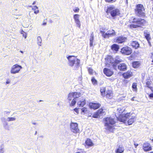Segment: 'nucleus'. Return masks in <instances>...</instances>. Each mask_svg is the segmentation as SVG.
I'll return each instance as SVG.
<instances>
[{"label": "nucleus", "mask_w": 153, "mask_h": 153, "mask_svg": "<svg viewBox=\"0 0 153 153\" xmlns=\"http://www.w3.org/2000/svg\"><path fill=\"white\" fill-rule=\"evenodd\" d=\"M76 103V101L75 99H73L71 103L70 104V106H73L75 105Z\"/></svg>", "instance_id": "ea45409f"}, {"label": "nucleus", "mask_w": 153, "mask_h": 153, "mask_svg": "<svg viewBox=\"0 0 153 153\" xmlns=\"http://www.w3.org/2000/svg\"><path fill=\"white\" fill-rule=\"evenodd\" d=\"M111 48L113 51L117 52L119 49V46L117 44H114L111 46Z\"/></svg>", "instance_id": "393cba45"}, {"label": "nucleus", "mask_w": 153, "mask_h": 153, "mask_svg": "<svg viewBox=\"0 0 153 153\" xmlns=\"http://www.w3.org/2000/svg\"><path fill=\"white\" fill-rule=\"evenodd\" d=\"M80 94V92H73L70 93V95H72L73 97L76 96L77 95H79Z\"/></svg>", "instance_id": "c9c22d12"}, {"label": "nucleus", "mask_w": 153, "mask_h": 153, "mask_svg": "<svg viewBox=\"0 0 153 153\" xmlns=\"http://www.w3.org/2000/svg\"><path fill=\"white\" fill-rule=\"evenodd\" d=\"M93 145V143L91 140L89 138H87L85 141L84 146H92Z\"/></svg>", "instance_id": "bb28decb"}, {"label": "nucleus", "mask_w": 153, "mask_h": 153, "mask_svg": "<svg viewBox=\"0 0 153 153\" xmlns=\"http://www.w3.org/2000/svg\"><path fill=\"white\" fill-rule=\"evenodd\" d=\"M135 117H132L131 118L129 119L128 121V123L129 125H131L134 122V121Z\"/></svg>", "instance_id": "473e14b6"}, {"label": "nucleus", "mask_w": 153, "mask_h": 153, "mask_svg": "<svg viewBox=\"0 0 153 153\" xmlns=\"http://www.w3.org/2000/svg\"><path fill=\"white\" fill-rule=\"evenodd\" d=\"M80 153V152H76V153Z\"/></svg>", "instance_id": "bf43d9fd"}, {"label": "nucleus", "mask_w": 153, "mask_h": 153, "mask_svg": "<svg viewBox=\"0 0 153 153\" xmlns=\"http://www.w3.org/2000/svg\"><path fill=\"white\" fill-rule=\"evenodd\" d=\"M4 152V150L3 148H1L0 149V153H3Z\"/></svg>", "instance_id": "09e8293b"}, {"label": "nucleus", "mask_w": 153, "mask_h": 153, "mask_svg": "<svg viewBox=\"0 0 153 153\" xmlns=\"http://www.w3.org/2000/svg\"><path fill=\"white\" fill-rule=\"evenodd\" d=\"M91 81L92 82V83L94 85H96L97 84V80L95 79L94 77H92L91 79Z\"/></svg>", "instance_id": "58836bf2"}, {"label": "nucleus", "mask_w": 153, "mask_h": 153, "mask_svg": "<svg viewBox=\"0 0 153 153\" xmlns=\"http://www.w3.org/2000/svg\"><path fill=\"white\" fill-rule=\"evenodd\" d=\"M88 71L89 73V74L91 75L93 74L94 71L92 68L89 67L88 68Z\"/></svg>", "instance_id": "f704fd0d"}, {"label": "nucleus", "mask_w": 153, "mask_h": 153, "mask_svg": "<svg viewBox=\"0 0 153 153\" xmlns=\"http://www.w3.org/2000/svg\"><path fill=\"white\" fill-rule=\"evenodd\" d=\"M79 10V9L78 7H76L74 9H73V11L75 13H78Z\"/></svg>", "instance_id": "37998d69"}, {"label": "nucleus", "mask_w": 153, "mask_h": 153, "mask_svg": "<svg viewBox=\"0 0 153 153\" xmlns=\"http://www.w3.org/2000/svg\"><path fill=\"white\" fill-rule=\"evenodd\" d=\"M68 60L69 65L73 67L75 65L76 67H78L80 64V60L74 56H69L67 57Z\"/></svg>", "instance_id": "0eeeda50"}, {"label": "nucleus", "mask_w": 153, "mask_h": 153, "mask_svg": "<svg viewBox=\"0 0 153 153\" xmlns=\"http://www.w3.org/2000/svg\"><path fill=\"white\" fill-rule=\"evenodd\" d=\"M85 99L84 98H82L80 100L77 102V105L79 107H83L86 104Z\"/></svg>", "instance_id": "5701e85b"}, {"label": "nucleus", "mask_w": 153, "mask_h": 153, "mask_svg": "<svg viewBox=\"0 0 153 153\" xmlns=\"http://www.w3.org/2000/svg\"><path fill=\"white\" fill-rule=\"evenodd\" d=\"M134 97H133V98H132L131 99V100H132V101H134Z\"/></svg>", "instance_id": "6e6d98bb"}, {"label": "nucleus", "mask_w": 153, "mask_h": 153, "mask_svg": "<svg viewBox=\"0 0 153 153\" xmlns=\"http://www.w3.org/2000/svg\"><path fill=\"white\" fill-rule=\"evenodd\" d=\"M120 52L123 55H129L132 53V50L130 47L125 46L121 49Z\"/></svg>", "instance_id": "1a4fd4ad"}, {"label": "nucleus", "mask_w": 153, "mask_h": 153, "mask_svg": "<svg viewBox=\"0 0 153 153\" xmlns=\"http://www.w3.org/2000/svg\"><path fill=\"white\" fill-rule=\"evenodd\" d=\"M118 69L121 71H125L127 69V65L124 63L119 64L117 66Z\"/></svg>", "instance_id": "6ab92c4d"}, {"label": "nucleus", "mask_w": 153, "mask_h": 153, "mask_svg": "<svg viewBox=\"0 0 153 153\" xmlns=\"http://www.w3.org/2000/svg\"><path fill=\"white\" fill-rule=\"evenodd\" d=\"M73 96L72 95H70V93L69 94L68 96V100L69 101H71L72 99L73 98Z\"/></svg>", "instance_id": "c03bdc74"}, {"label": "nucleus", "mask_w": 153, "mask_h": 153, "mask_svg": "<svg viewBox=\"0 0 153 153\" xmlns=\"http://www.w3.org/2000/svg\"><path fill=\"white\" fill-rule=\"evenodd\" d=\"M151 58L152 59V62H153V53H151Z\"/></svg>", "instance_id": "8fccbe9b"}, {"label": "nucleus", "mask_w": 153, "mask_h": 153, "mask_svg": "<svg viewBox=\"0 0 153 153\" xmlns=\"http://www.w3.org/2000/svg\"><path fill=\"white\" fill-rule=\"evenodd\" d=\"M127 38L123 36L117 37L114 39V42L118 44H122L125 42L127 40Z\"/></svg>", "instance_id": "4468645a"}, {"label": "nucleus", "mask_w": 153, "mask_h": 153, "mask_svg": "<svg viewBox=\"0 0 153 153\" xmlns=\"http://www.w3.org/2000/svg\"><path fill=\"white\" fill-rule=\"evenodd\" d=\"M145 10L143 5L141 4H137L134 10L135 13L138 16L145 17L146 14L144 12Z\"/></svg>", "instance_id": "423d86ee"}, {"label": "nucleus", "mask_w": 153, "mask_h": 153, "mask_svg": "<svg viewBox=\"0 0 153 153\" xmlns=\"http://www.w3.org/2000/svg\"><path fill=\"white\" fill-rule=\"evenodd\" d=\"M105 1L108 3H115L117 1V0H104Z\"/></svg>", "instance_id": "4c0bfd02"}, {"label": "nucleus", "mask_w": 153, "mask_h": 153, "mask_svg": "<svg viewBox=\"0 0 153 153\" xmlns=\"http://www.w3.org/2000/svg\"><path fill=\"white\" fill-rule=\"evenodd\" d=\"M7 119L8 121H10L15 120H16V118L13 117H8L7 118Z\"/></svg>", "instance_id": "79ce46f5"}, {"label": "nucleus", "mask_w": 153, "mask_h": 153, "mask_svg": "<svg viewBox=\"0 0 153 153\" xmlns=\"http://www.w3.org/2000/svg\"><path fill=\"white\" fill-rule=\"evenodd\" d=\"M21 33L23 35V36L25 38V39H26L27 36V34L25 32L22 30L21 31Z\"/></svg>", "instance_id": "a19ab883"}, {"label": "nucleus", "mask_w": 153, "mask_h": 153, "mask_svg": "<svg viewBox=\"0 0 153 153\" xmlns=\"http://www.w3.org/2000/svg\"><path fill=\"white\" fill-rule=\"evenodd\" d=\"M152 83V81L150 78L146 79V85L145 87L149 88L152 92V93L149 94L148 95L149 97L151 99L153 98V87L151 86Z\"/></svg>", "instance_id": "9d476101"}, {"label": "nucleus", "mask_w": 153, "mask_h": 153, "mask_svg": "<svg viewBox=\"0 0 153 153\" xmlns=\"http://www.w3.org/2000/svg\"><path fill=\"white\" fill-rule=\"evenodd\" d=\"M122 76L124 78L128 79L133 76V73L130 71H128L123 73Z\"/></svg>", "instance_id": "aec40b11"}, {"label": "nucleus", "mask_w": 153, "mask_h": 153, "mask_svg": "<svg viewBox=\"0 0 153 153\" xmlns=\"http://www.w3.org/2000/svg\"><path fill=\"white\" fill-rule=\"evenodd\" d=\"M105 113L104 110L102 108L99 109L97 111L95 112L93 114L92 117L94 118H97Z\"/></svg>", "instance_id": "dca6fc26"}, {"label": "nucleus", "mask_w": 153, "mask_h": 153, "mask_svg": "<svg viewBox=\"0 0 153 153\" xmlns=\"http://www.w3.org/2000/svg\"><path fill=\"white\" fill-rule=\"evenodd\" d=\"M105 12L108 14H110L111 16L113 18L119 16L120 14V9L115 8V6L113 5L108 7Z\"/></svg>", "instance_id": "20e7f679"}, {"label": "nucleus", "mask_w": 153, "mask_h": 153, "mask_svg": "<svg viewBox=\"0 0 153 153\" xmlns=\"http://www.w3.org/2000/svg\"><path fill=\"white\" fill-rule=\"evenodd\" d=\"M20 51V52H21V53H23V51Z\"/></svg>", "instance_id": "13d9d810"}, {"label": "nucleus", "mask_w": 153, "mask_h": 153, "mask_svg": "<svg viewBox=\"0 0 153 153\" xmlns=\"http://www.w3.org/2000/svg\"><path fill=\"white\" fill-rule=\"evenodd\" d=\"M100 32L102 34V37L105 39L108 38L110 37L115 36L116 35L115 31L113 29L109 30L106 33H105V31L101 30L100 31Z\"/></svg>", "instance_id": "6e6552de"}, {"label": "nucleus", "mask_w": 153, "mask_h": 153, "mask_svg": "<svg viewBox=\"0 0 153 153\" xmlns=\"http://www.w3.org/2000/svg\"><path fill=\"white\" fill-rule=\"evenodd\" d=\"M124 149L123 146L119 145L118 147L115 150V153H122L124 152Z\"/></svg>", "instance_id": "b1692460"}, {"label": "nucleus", "mask_w": 153, "mask_h": 153, "mask_svg": "<svg viewBox=\"0 0 153 153\" xmlns=\"http://www.w3.org/2000/svg\"><path fill=\"white\" fill-rule=\"evenodd\" d=\"M79 15L78 14H75L74 15V19L75 22L77 26L80 28L81 26V24L80 21L79 20Z\"/></svg>", "instance_id": "412c9836"}, {"label": "nucleus", "mask_w": 153, "mask_h": 153, "mask_svg": "<svg viewBox=\"0 0 153 153\" xmlns=\"http://www.w3.org/2000/svg\"><path fill=\"white\" fill-rule=\"evenodd\" d=\"M46 24H47V23L46 22H43L42 23V25H46Z\"/></svg>", "instance_id": "864d4df0"}, {"label": "nucleus", "mask_w": 153, "mask_h": 153, "mask_svg": "<svg viewBox=\"0 0 153 153\" xmlns=\"http://www.w3.org/2000/svg\"><path fill=\"white\" fill-rule=\"evenodd\" d=\"M32 10L34 11V13L35 14H37L39 13V10L37 7L36 6H34L32 8Z\"/></svg>", "instance_id": "72a5a7b5"}, {"label": "nucleus", "mask_w": 153, "mask_h": 153, "mask_svg": "<svg viewBox=\"0 0 153 153\" xmlns=\"http://www.w3.org/2000/svg\"><path fill=\"white\" fill-rule=\"evenodd\" d=\"M142 148L143 151L145 152L149 151L152 149L151 145L148 142H146L143 143Z\"/></svg>", "instance_id": "2eb2a0df"}, {"label": "nucleus", "mask_w": 153, "mask_h": 153, "mask_svg": "<svg viewBox=\"0 0 153 153\" xmlns=\"http://www.w3.org/2000/svg\"><path fill=\"white\" fill-rule=\"evenodd\" d=\"M103 120L105 121L104 126L106 127V129L113 132L115 129L114 125L116 123L115 119L111 117H107L104 118Z\"/></svg>", "instance_id": "f03ea898"}, {"label": "nucleus", "mask_w": 153, "mask_h": 153, "mask_svg": "<svg viewBox=\"0 0 153 153\" xmlns=\"http://www.w3.org/2000/svg\"><path fill=\"white\" fill-rule=\"evenodd\" d=\"M131 45L133 48L135 49H137L140 47L139 44L136 41H132L131 43Z\"/></svg>", "instance_id": "a878e982"}, {"label": "nucleus", "mask_w": 153, "mask_h": 153, "mask_svg": "<svg viewBox=\"0 0 153 153\" xmlns=\"http://www.w3.org/2000/svg\"><path fill=\"white\" fill-rule=\"evenodd\" d=\"M134 145L135 146V147L136 148L139 145V144L137 143H136L135 142L134 143Z\"/></svg>", "instance_id": "de8ad7c7"}, {"label": "nucleus", "mask_w": 153, "mask_h": 153, "mask_svg": "<svg viewBox=\"0 0 153 153\" xmlns=\"http://www.w3.org/2000/svg\"><path fill=\"white\" fill-rule=\"evenodd\" d=\"M10 83V81L9 79L7 80L6 81V83L7 84H9Z\"/></svg>", "instance_id": "603ef678"}, {"label": "nucleus", "mask_w": 153, "mask_h": 153, "mask_svg": "<svg viewBox=\"0 0 153 153\" xmlns=\"http://www.w3.org/2000/svg\"><path fill=\"white\" fill-rule=\"evenodd\" d=\"M41 42L42 39L41 38L40 36H38L37 37V43L39 45H41Z\"/></svg>", "instance_id": "e433bc0d"}, {"label": "nucleus", "mask_w": 153, "mask_h": 153, "mask_svg": "<svg viewBox=\"0 0 153 153\" xmlns=\"http://www.w3.org/2000/svg\"><path fill=\"white\" fill-rule=\"evenodd\" d=\"M81 113V114H85L89 113V111L87 108L84 107L82 108Z\"/></svg>", "instance_id": "c756f323"}, {"label": "nucleus", "mask_w": 153, "mask_h": 153, "mask_svg": "<svg viewBox=\"0 0 153 153\" xmlns=\"http://www.w3.org/2000/svg\"><path fill=\"white\" fill-rule=\"evenodd\" d=\"M108 79L111 82H113L114 81V78H109Z\"/></svg>", "instance_id": "3c124183"}, {"label": "nucleus", "mask_w": 153, "mask_h": 153, "mask_svg": "<svg viewBox=\"0 0 153 153\" xmlns=\"http://www.w3.org/2000/svg\"><path fill=\"white\" fill-rule=\"evenodd\" d=\"M100 91L101 95L103 97L109 99L113 97V93L111 89H106L105 87H102L100 88Z\"/></svg>", "instance_id": "39448f33"}, {"label": "nucleus", "mask_w": 153, "mask_h": 153, "mask_svg": "<svg viewBox=\"0 0 153 153\" xmlns=\"http://www.w3.org/2000/svg\"><path fill=\"white\" fill-rule=\"evenodd\" d=\"M140 65V63L139 61H135L132 62V65L133 68H138Z\"/></svg>", "instance_id": "cd10ccee"}, {"label": "nucleus", "mask_w": 153, "mask_h": 153, "mask_svg": "<svg viewBox=\"0 0 153 153\" xmlns=\"http://www.w3.org/2000/svg\"><path fill=\"white\" fill-rule=\"evenodd\" d=\"M22 67L17 64L13 65L12 67L10 72L11 74H15L19 72L22 69Z\"/></svg>", "instance_id": "f8f14e48"}, {"label": "nucleus", "mask_w": 153, "mask_h": 153, "mask_svg": "<svg viewBox=\"0 0 153 153\" xmlns=\"http://www.w3.org/2000/svg\"><path fill=\"white\" fill-rule=\"evenodd\" d=\"M148 153H153V151L150 152H148Z\"/></svg>", "instance_id": "4d7b16f0"}, {"label": "nucleus", "mask_w": 153, "mask_h": 153, "mask_svg": "<svg viewBox=\"0 0 153 153\" xmlns=\"http://www.w3.org/2000/svg\"><path fill=\"white\" fill-rule=\"evenodd\" d=\"M123 82L124 84L126 85L128 83V81L127 80L124 79L123 80Z\"/></svg>", "instance_id": "49530a36"}, {"label": "nucleus", "mask_w": 153, "mask_h": 153, "mask_svg": "<svg viewBox=\"0 0 153 153\" xmlns=\"http://www.w3.org/2000/svg\"><path fill=\"white\" fill-rule=\"evenodd\" d=\"M70 128L71 131L74 133L76 134L79 132L78 125L76 123L71 122L70 124Z\"/></svg>", "instance_id": "9b49d317"}, {"label": "nucleus", "mask_w": 153, "mask_h": 153, "mask_svg": "<svg viewBox=\"0 0 153 153\" xmlns=\"http://www.w3.org/2000/svg\"><path fill=\"white\" fill-rule=\"evenodd\" d=\"M125 109L123 107H120L117 109V114L119 116V118L120 121L124 123L125 120L121 119V117H123V115L124 114L125 112Z\"/></svg>", "instance_id": "ddd939ff"}, {"label": "nucleus", "mask_w": 153, "mask_h": 153, "mask_svg": "<svg viewBox=\"0 0 153 153\" xmlns=\"http://www.w3.org/2000/svg\"><path fill=\"white\" fill-rule=\"evenodd\" d=\"M152 141L153 142V138L152 140Z\"/></svg>", "instance_id": "052dcab7"}, {"label": "nucleus", "mask_w": 153, "mask_h": 153, "mask_svg": "<svg viewBox=\"0 0 153 153\" xmlns=\"http://www.w3.org/2000/svg\"><path fill=\"white\" fill-rule=\"evenodd\" d=\"M36 4V1H34L33 2V3L32 4H33V5H34V4Z\"/></svg>", "instance_id": "5fc2aeb1"}, {"label": "nucleus", "mask_w": 153, "mask_h": 153, "mask_svg": "<svg viewBox=\"0 0 153 153\" xmlns=\"http://www.w3.org/2000/svg\"><path fill=\"white\" fill-rule=\"evenodd\" d=\"M42 101L41 100L39 101H40H40Z\"/></svg>", "instance_id": "680f3d73"}, {"label": "nucleus", "mask_w": 153, "mask_h": 153, "mask_svg": "<svg viewBox=\"0 0 153 153\" xmlns=\"http://www.w3.org/2000/svg\"><path fill=\"white\" fill-rule=\"evenodd\" d=\"M129 22L131 24L128 25V27L131 29H133L143 26L146 21L144 19H137L132 17L129 20Z\"/></svg>", "instance_id": "f257e3e1"}, {"label": "nucleus", "mask_w": 153, "mask_h": 153, "mask_svg": "<svg viewBox=\"0 0 153 153\" xmlns=\"http://www.w3.org/2000/svg\"><path fill=\"white\" fill-rule=\"evenodd\" d=\"M144 35L148 42L149 44L151 46V44L150 41L151 39V37L150 33L148 32L147 30L145 31L144 32Z\"/></svg>", "instance_id": "4be33fe9"}, {"label": "nucleus", "mask_w": 153, "mask_h": 153, "mask_svg": "<svg viewBox=\"0 0 153 153\" xmlns=\"http://www.w3.org/2000/svg\"><path fill=\"white\" fill-rule=\"evenodd\" d=\"M124 114L123 115V117H121V119H125V122L126 120L125 119H126L127 118H128L129 116H130V113H126L125 112Z\"/></svg>", "instance_id": "2f4dec72"}, {"label": "nucleus", "mask_w": 153, "mask_h": 153, "mask_svg": "<svg viewBox=\"0 0 153 153\" xmlns=\"http://www.w3.org/2000/svg\"><path fill=\"white\" fill-rule=\"evenodd\" d=\"M104 74L107 76H111L114 74V72L110 69L105 68L103 69Z\"/></svg>", "instance_id": "f3484780"}, {"label": "nucleus", "mask_w": 153, "mask_h": 153, "mask_svg": "<svg viewBox=\"0 0 153 153\" xmlns=\"http://www.w3.org/2000/svg\"><path fill=\"white\" fill-rule=\"evenodd\" d=\"M137 83L136 82H133L132 83V90L133 91L137 92Z\"/></svg>", "instance_id": "7c9ffc66"}, {"label": "nucleus", "mask_w": 153, "mask_h": 153, "mask_svg": "<svg viewBox=\"0 0 153 153\" xmlns=\"http://www.w3.org/2000/svg\"><path fill=\"white\" fill-rule=\"evenodd\" d=\"M101 104L99 103L91 102L89 104V108L91 109L96 110L99 108Z\"/></svg>", "instance_id": "a211bd4d"}, {"label": "nucleus", "mask_w": 153, "mask_h": 153, "mask_svg": "<svg viewBox=\"0 0 153 153\" xmlns=\"http://www.w3.org/2000/svg\"><path fill=\"white\" fill-rule=\"evenodd\" d=\"M73 110L76 112L77 114L79 113V108H75L73 109Z\"/></svg>", "instance_id": "a18cd8bd"}, {"label": "nucleus", "mask_w": 153, "mask_h": 153, "mask_svg": "<svg viewBox=\"0 0 153 153\" xmlns=\"http://www.w3.org/2000/svg\"><path fill=\"white\" fill-rule=\"evenodd\" d=\"M94 39V35L93 33L92 32L90 35V47L92 46H93V40Z\"/></svg>", "instance_id": "c85d7f7f"}, {"label": "nucleus", "mask_w": 153, "mask_h": 153, "mask_svg": "<svg viewBox=\"0 0 153 153\" xmlns=\"http://www.w3.org/2000/svg\"><path fill=\"white\" fill-rule=\"evenodd\" d=\"M105 60L106 65L108 67L111 66L115 69H116L117 65L122 61L121 60L117 59L114 60L112 56L108 55L105 58Z\"/></svg>", "instance_id": "7ed1b4c3"}]
</instances>
